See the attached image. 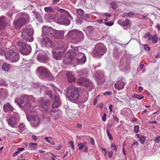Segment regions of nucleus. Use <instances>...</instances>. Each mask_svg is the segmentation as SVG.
Returning <instances> with one entry per match:
<instances>
[{
  "label": "nucleus",
  "instance_id": "nucleus-1",
  "mask_svg": "<svg viewBox=\"0 0 160 160\" xmlns=\"http://www.w3.org/2000/svg\"><path fill=\"white\" fill-rule=\"evenodd\" d=\"M73 54L76 59V62L80 64L84 63L86 61V58L83 52L84 50L80 47H75L74 48Z\"/></svg>",
  "mask_w": 160,
  "mask_h": 160
},
{
  "label": "nucleus",
  "instance_id": "nucleus-2",
  "mask_svg": "<svg viewBox=\"0 0 160 160\" xmlns=\"http://www.w3.org/2000/svg\"><path fill=\"white\" fill-rule=\"evenodd\" d=\"M66 95L68 100L72 102L77 100L80 96L78 88L74 86L67 88Z\"/></svg>",
  "mask_w": 160,
  "mask_h": 160
},
{
  "label": "nucleus",
  "instance_id": "nucleus-3",
  "mask_svg": "<svg viewBox=\"0 0 160 160\" xmlns=\"http://www.w3.org/2000/svg\"><path fill=\"white\" fill-rule=\"evenodd\" d=\"M67 36L69 39L74 40L77 42L82 41L84 38L82 32L78 29H72L70 31Z\"/></svg>",
  "mask_w": 160,
  "mask_h": 160
},
{
  "label": "nucleus",
  "instance_id": "nucleus-4",
  "mask_svg": "<svg viewBox=\"0 0 160 160\" xmlns=\"http://www.w3.org/2000/svg\"><path fill=\"white\" fill-rule=\"evenodd\" d=\"M29 19L28 14L25 13L23 14L22 17L14 21L13 24L16 28H20L25 23H27Z\"/></svg>",
  "mask_w": 160,
  "mask_h": 160
},
{
  "label": "nucleus",
  "instance_id": "nucleus-5",
  "mask_svg": "<svg viewBox=\"0 0 160 160\" xmlns=\"http://www.w3.org/2000/svg\"><path fill=\"white\" fill-rule=\"evenodd\" d=\"M37 71L40 75L44 78L49 80H52L54 78V77L51 73L47 68L40 67L37 69Z\"/></svg>",
  "mask_w": 160,
  "mask_h": 160
},
{
  "label": "nucleus",
  "instance_id": "nucleus-6",
  "mask_svg": "<svg viewBox=\"0 0 160 160\" xmlns=\"http://www.w3.org/2000/svg\"><path fill=\"white\" fill-rule=\"evenodd\" d=\"M77 83L81 86L86 88L88 90H91L94 87L92 82L85 78H80L77 81Z\"/></svg>",
  "mask_w": 160,
  "mask_h": 160
},
{
  "label": "nucleus",
  "instance_id": "nucleus-7",
  "mask_svg": "<svg viewBox=\"0 0 160 160\" xmlns=\"http://www.w3.org/2000/svg\"><path fill=\"white\" fill-rule=\"evenodd\" d=\"M6 58L13 62H16L19 59V54L14 50L12 49L9 50L5 55Z\"/></svg>",
  "mask_w": 160,
  "mask_h": 160
},
{
  "label": "nucleus",
  "instance_id": "nucleus-8",
  "mask_svg": "<svg viewBox=\"0 0 160 160\" xmlns=\"http://www.w3.org/2000/svg\"><path fill=\"white\" fill-rule=\"evenodd\" d=\"M33 30L32 29L28 28L23 30L21 34V36L25 41L28 42H32L33 41L32 34Z\"/></svg>",
  "mask_w": 160,
  "mask_h": 160
},
{
  "label": "nucleus",
  "instance_id": "nucleus-9",
  "mask_svg": "<svg viewBox=\"0 0 160 160\" xmlns=\"http://www.w3.org/2000/svg\"><path fill=\"white\" fill-rule=\"evenodd\" d=\"M106 52V48L102 43H98L95 47L93 51L94 56H98L99 55H103Z\"/></svg>",
  "mask_w": 160,
  "mask_h": 160
},
{
  "label": "nucleus",
  "instance_id": "nucleus-10",
  "mask_svg": "<svg viewBox=\"0 0 160 160\" xmlns=\"http://www.w3.org/2000/svg\"><path fill=\"white\" fill-rule=\"evenodd\" d=\"M15 102L19 107H26L29 103L28 95H25L21 96L19 99L16 100Z\"/></svg>",
  "mask_w": 160,
  "mask_h": 160
},
{
  "label": "nucleus",
  "instance_id": "nucleus-11",
  "mask_svg": "<svg viewBox=\"0 0 160 160\" xmlns=\"http://www.w3.org/2000/svg\"><path fill=\"white\" fill-rule=\"evenodd\" d=\"M50 106V102L49 100L45 98H42L41 100L39 108L42 111L48 110Z\"/></svg>",
  "mask_w": 160,
  "mask_h": 160
},
{
  "label": "nucleus",
  "instance_id": "nucleus-12",
  "mask_svg": "<svg viewBox=\"0 0 160 160\" xmlns=\"http://www.w3.org/2000/svg\"><path fill=\"white\" fill-rule=\"evenodd\" d=\"M27 120L30 122L31 125L33 127L38 126L39 123V119L38 117L36 116H26Z\"/></svg>",
  "mask_w": 160,
  "mask_h": 160
},
{
  "label": "nucleus",
  "instance_id": "nucleus-13",
  "mask_svg": "<svg viewBox=\"0 0 160 160\" xmlns=\"http://www.w3.org/2000/svg\"><path fill=\"white\" fill-rule=\"evenodd\" d=\"M57 22L59 24L65 25H69L70 23V21L67 17L66 15L62 13L61 16L58 18Z\"/></svg>",
  "mask_w": 160,
  "mask_h": 160
},
{
  "label": "nucleus",
  "instance_id": "nucleus-14",
  "mask_svg": "<svg viewBox=\"0 0 160 160\" xmlns=\"http://www.w3.org/2000/svg\"><path fill=\"white\" fill-rule=\"evenodd\" d=\"M43 33L47 35H49L54 33L55 29L51 27L43 26L42 27Z\"/></svg>",
  "mask_w": 160,
  "mask_h": 160
},
{
  "label": "nucleus",
  "instance_id": "nucleus-15",
  "mask_svg": "<svg viewBox=\"0 0 160 160\" xmlns=\"http://www.w3.org/2000/svg\"><path fill=\"white\" fill-rule=\"evenodd\" d=\"M37 59L40 62L44 63H45L49 59L47 55L44 52L38 53L37 56Z\"/></svg>",
  "mask_w": 160,
  "mask_h": 160
},
{
  "label": "nucleus",
  "instance_id": "nucleus-16",
  "mask_svg": "<svg viewBox=\"0 0 160 160\" xmlns=\"http://www.w3.org/2000/svg\"><path fill=\"white\" fill-rule=\"evenodd\" d=\"M125 85V81L121 80L115 84L114 86L115 89L119 91L123 88Z\"/></svg>",
  "mask_w": 160,
  "mask_h": 160
},
{
  "label": "nucleus",
  "instance_id": "nucleus-17",
  "mask_svg": "<svg viewBox=\"0 0 160 160\" xmlns=\"http://www.w3.org/2000/svg\"><path fill=\"white\" fill-rule=\"evenodd\" d=\"M61 104V101L60 100L59 95L58 94H55L54 102L52 107L53 108H56L60 106Z\"/></svg>",
  "mask_w": 160,
  "mask_h": 160
},
{
  "label": "nucleus",
  "instance_id": "nucleus-18",
  "mask_svg": "<svg viewBox=\"0 0 160 160\" xmlns=\"http://www.w3.org/2000/svg\"><path fill=\"white\" fill-rule=\"evenodd\" d=\"M63 54V52L61 51H58L57 50L52 51V56L53 58L56 60H61L62 58V56Z\"/></svg>",
  "mask_w": 160,
  "mask_h": 160
},
{
  "label": "nucleus",
  "instance_id": "nucleus-19",
  "mask_svg": "<svg viewBox=\"0 0 160 160\" xmlns=\"http://www.w3.org/2000/svg\"><path fill=\"white\" fill-rule=\"evenodd\" d=\"M61 111L55 110H52L50 112L51 116L54 119L58 118L61 115Z\"/></svg>",
  "mask_w": 160,
  "mask_h": 160
},
{
  "label": "nucleus",
  "instance_id": "nucleus-20",
  "mask_svg": "<svg viewBox=\"0 0 160 160\" xmlns=\"http://www.w3.org/2000/svg\"><path fill=\"white\" fill-rule=\"evenodd\" d=\"M66 75L68 82L72 83L75 81L76 78L71 72H67Z\"/></svg>",
  "mask_w": 160,
  "mask_h": 160
},
{
  "label": "nucleus",
  "instance_id": "nucleus-21",
  "mask_svg": "<svg viewBox=\"0 0 160 160\" xmlns=\"http://www.w3.org/2000/svg\"><path fill=\"white\" fill-rule=\"evenodd\" d=\"M76 12L82 18L86 19L89 17V14H84V11L81 9H76Z\"/></svg>",
  "mask_w": 160,
  "mask_h": 160
},
{
  "label": "nucleus",
  "instance_id": "nucleus-22",
  "mask_svg": "<svg viewBox=\"0 0 160 160\" xmlns=\"http://www.w3.org/2000/svg\"><path fill=\"white\" fill-rule=\"evenodd\" d=\"M64 32L63 31H58L55 30V32L53 33L54 37L56 39H61L63 38Z\"/></svg>",
  "mask_w": 160,
  "mask_h": 160
},
{
  "label": "nucleus",
  "instance_id": "nucleus-23",
  "mask_svg": "<svg viewBox=\"0 0 160 160\" xmlns=\"http://www.w3.org/2000/svg\"><path fill=\"white\" fill-rule=\"evenodd\" d=\"M41 44L42 47L46 46L50 47L52 45V42L48 38H45L42 40Z\"/></svg>",
  "mask_w": 160,
  "mask_h": 160
},
{
  "label": "nucleus",
  "instance_id": "nucleus-24",
  "mask_svg": "<svg viewBox=\"0 0 160 160\" xmlns=\"http://www.w3.org/2000/svg\"><path fill=\"white\" fill-rule=\"evenodd\" d=\"M31 47L29 45H27L26 46L20 51L21 54L23 55H28L31 51Z\"/></svg>",
  "mask_w": 160,
  "mask_h": 160
},
{
  "label": "nucleus",
  "instance_id": "nucleus-25",
  "mask_svg": "<svg viewBox=\"0 0 160 160\" xmlns=\"http://www.w3.org/2000/svg\"><path fill=\"white\" fill-rule=\"evenodd\" d=\"M94 30V29L92 26H89L87 27L84 30L88 36L92 33Z\"/></svg>",
  "mask_w": 160,
  "mask_h": 160
},
{
  "label": "nucleus",
  "instance_id": "nucleus-26",
  "mask_svg": "<svg viewBox=\"0 0 160 160\" xmlns=\"http://www.w3.org/2000/svg\"><path fill=\"white\" fill-rule=\"evenodd\" d=\"M58 47L57 49H63V50H65V49L67 48L68 47L67 45L62 42H59L57 43Z\"/></svg>",
  "mask_w": 160,
  "mask_h": 160
},
{
  "label": "nucleus",
  "instance_id": "nucleus-27",
  "mask_svg": "<svg viewBox=\"0 0 160 160\" xmlns=\"http://www.w3.org/2000/svg\"><path fill=\"white\" fill-rule=\"evenodd\" d=\"M3 109L4 111L6 112L13 110V107L9 103H7L6 104L4 105Z\"/></svg>",
  "mask_w": 160,
  "mask_h": 160
},
{
  "label": "nucleus",
  "instance_id": "nucleus-28",
  "mask_svg": "<svg viewBox=\"0 0 160 160\" xmlns=\"http://www.w3.org/2000/svg\"><path fill=\"white\" fill-rule=\"evenodd\" d=\"M18 127L19 131L22 133H24L28 131L24 123H22L20 124Z\"/></svg>",
  "mask_w": 160,
  "mask_h": 160
},
{
  "label": "nucleus",
  "instance_id": "nucleus-29",
  "mask_svg": "<svg viewBox=\"0 0 160 160\" xmlns=\"http://www.w3.org/2000/svg\"><path fill=\"white\" fill-rule=\"evenodd\" d=\"M16 118L15 117H11L8 120V123L11 126L15 125L16 124Z\"/></svg>",
  "mask_w": 160,
  "mask_h": 160
},
{
  "label": "nucleus",
  "instance_id": "nucleus-30",
  "mask_svg": "<svg viewBox=\"0 0 160 160\" xmlns=\"http://www.w3.org/2000/svg\"><path fill=\"white\" fill-rule=\"evenodd\" d=\"M148 40L150 41H152L153 43H156L158 41V37L156 34L154 35H151L149 38Z\"/></svg>",
  "mask_w": 160,
  "mask_h": 160
},
{
  "label": "nucleus",
  "instance_id": "nucleus-31",
  "mask_svg": "<svg viewBox=\"0 0 160 160\" xmlns=\"http://www.w3.org/2000/svg\"><path fill=\"white\" fill-rule=\"evenodd\" d=\"M17 45L18 47V48L20 51L27 45L25 42L22 41H19L18 42Z\"/></svg>",
  "mask_w": 160,
  "mask_h": 160
},
{
  "label": "nucleus",
  "instance_id": "nucleus-32",
  "mask_svg": "<svg viewBox=\"0 0 160 160\" xmlns=\"http://www.w3.org/2000/svg\"><path fill=\"white\" fill-rule=\"evenodd\" d=\"M59 11L61 13H62L65 15H66L67 17V16H68L72 20L73 19V18L71 16V15L70 14V13L67 11L62 9H61L60 10H59Z\"/></svg>",
  "mask_w": 160,
  "mask_h": 160
},
{
  "label": "nucleus",
  "instance_id": "nucleus-33",
  "mask_svg": "<svg viewBox=\"0 0 160 160\" xmlns=\"http://www.w3.org/2000/svg\"><path fill=\"white\" fill-rule=\"evenodd\" d=\"M2 68L3 71L8 72L11 68L10 65L6 63H4L2 65Z\"/></svg>",
  "mask_w": 160,
  "mask_h": 160
},
{
  "label": "nucleus",
  "instance_id": "nucleus-34",
  "mask_svg": "<svg viewBox=\"0 0 160 160\" xmlns=\"http://www.w3.org/2000/svg\"><path fill=\"white\" fill-rule=\"evenodd\" d=\"M97 81L99 83H103L104 81V75L103 74H101L97 76L96 78Z\"/></svg>",
  "mask_w": 160,
  "mask_h": 160
},
{
  "label": "nucleus",
  "instance_id": "nucleus-35",
  "mask_svg": "<svg viewBox=\"0 0 160 160\" xmlns=\"http://www.w3.org/2000/svg\"><path fill=\"white\" fill-rule=\"evenodd\" d=\"M137 137L139 138L138 141L141 143L143 144L145 142L146 137L143 136H139L138 134L137 135Z\"/></svg>",
  "mask_w": 160,
  "mask_h": 160
},
{
  "label": "nucleus",
  "instance_id": "nucleus-36",
  "mask_svg": "<svg viewBox=\"0 0 160 160\" xmlns=\"http://www.w3.org/2000/svg\"><path fill=\"white\" fill-rule=\"evenodd\" d=\"M44 9L45 11L47 12H52L53 11V9L50 6L45 7L44 8Z\"/></svg>",
  "mask_w": 160,
  "mask_h": 160
},
{
  "label": "nucleus",
  "instance_id": "nucleus-37",
  "mask_svg": "<svg viewBox=\"0 0 160 160\" xmlns=\"http://www.w3.org/2000/svg\"><path fill=\"white\" fill-rule=\"evenodd\" d=\"M132 97L133 98H137L139 100H141L144 98L143 96L137 94L132 96Z\"/></svg>",
  "mask_w": 160,
  "mask_h": 160
},
{
  "label": "nucleus",
  "instance_id": "nucleus-38",
  "mask_svg": "<svg viewBox=\"0 0 160 160\" xmlns=\"http://www.w3.org/2000/svg\"><path fill=\"white\" fill-rule=\"evenodd\" d=\"M37 144L36 143H30L29 144V145L30 146L31 149H34L37 148Z\"/></svg>",
  "mask_w": 160,
  "mask_h": 160
},
{
  "label": "nucleus",
  "instance_id": "nucleus-39",
  "mask_svg": "<svg viewBox=\"0 0 160 160\" xmlns=\"http://www.w3.org/2000/svg\"><path fill=\"white\" fill-rule=\"evenodd\" d=\"M130 24V20L128 19H126L122 22L123 25L125 26H127Z\"/></svg>",
  "mask_w": 160,
  "mask_h": 160
},
{
  "label": "nucleus",
  "instance_id": "nucleus-40",
  "mask_svg": "<svg viewBox=\"0 0 160 160\" xmlns=\"http://www.w3.org/2000/svg\"><path fill=\"white\" fill-rule=\"evenodd\" d=\"M139 127L138 125H136L134 126V131L136 133H138L139 131Z\"/></svg>",
  "mask_w": 160,
  "mask_h": 160
},
{
  "label": "nucleus",
  "instance_id": "nucleus-41",
  "mask_svg": "<svg viewBox=\"0 0 160 160\" xmlns=\"http://www.w3.org/2000/svg\"><path fill=\"white\" fill-rule=\"evenodd\" d=\"M106 132L107 135H108L109 138L110 140H112L113 139V138L111 134L109 133L108 129H107L106 130Z\"/></svg>",
  "mask_w": 160,
  "mask_h": 160
},
{
  "label": "nucleus",
  "instance_id": "nucleus-42",
  "mask_svg": "<svg viewBox=\"0 0 160 160\" xmlns=\"http://www.w3.org/2000/svg\"><path fill=\"white\" fill-rule=\"evenodd\" d=\"M111 7L113 9H115L117 6V5L116 4V3L114 2H111L110 3Z\"/></svg>",
  "mask_w": 160,
  "mask_h": 160
},
{
  "label": "nucleus",
  "instance_id": "nucleus-43",
  "mask_svg": "<svg viewBox=\"0 0 160 160\" xmlns=\"http://www.w3.org/2000/svg\"><path fill=\"white\" fill-rule=\"evenodd\" d=\"M28 99L29 102L30 100L33 102H35L36 100L35 98L34 97L31 96L29 95H28Z\"/></svg>",
  "mask_w": 160,
  "mask_h": 160
},
{
  "label": "nucleus",
  "instance_id": "nucleus-44",
  "mask_svg": "<svg viewBox=\"0 0 160 160\" xmlns=\"http://www.w3.org/2000/svg\"><path fill=\"white\" fill-rule=\"evenodd\" d=\"M111 148L112 149L114 150L117 151V148L116 146L114 143H112L111 144Z\"/></svg>",
  "mask_w": 160,
  "mask_h": 160
},
{
  "label": "nucleus",
  "instance_id": "nucleus-45",
  "mask_svg": "<svg viewBox=\"0 0 160 160\" xmlns=\"http://www.w3.org/2000/svg\"><path fill=\"white\" fill-rule=\"evenodd\" d=\"M144 49L146 51H150L151 50V48L148 46V44L144 45Z\"/></svg>",
  "mask_w": 160,
  "mask_h": 160
},
{
  "label": "nucleus",
  "instance_id": "nucleus-46",
  "mask_svg": "<svg viewBox=\"0 0 160 160\" xmlns=\"http://www.w3.org/2000/svg\"><path fill=\"white\" fill-rule=\"evenodd\" d=\"M134 13L133 12H130L126 14V15H128L129 17H132L134 16Z\"/></svg>",
  "mask_w": 160,
  "mask_h": 160
},
{
  "label": "nucleus",
  "instance_id": "nucleus-47",
  "mask_svg": "<svg viewBox=\"0 0 160 160\" xmlns=\"http://www.w3.org/2000/svg\"><path fill=\"white\" fill-rule=\"evenodd\" d=\"M104 24L107 26H111L113 25V22H109L104 23Z\"/></svg>",
  "mask_w": 160,
  "mask_h": 160
},
{
  "label": "nucleus",
  "instance_id": "nucleus-48",
  "mask_svg": "<svg viewBox=\"0 0 160 160\" xmlns=\"http://www.w3.org/2000/svg\"><path fill=\"white\" fill-rule=\"evenodd\" d=\"M50 86L51 87L52 89L54 91V92H56L58 90V88L53 84H51Z\"/></svg>",
  "mask_w": 160,
  "mask_h": 160
},
{
  "label": "nucleus",
  "instance_id": "nucleus-49",
  "mask_svg": "<svg viewBox=\"0 0 160 160\" xmlns=\"http://www.w3.org/2000/svg\"><path fill=\"white\" fill-rule=\"evenodd\" d=\"M47 94L49 95L50 98L52 99V92L51 91H48L46 92Z\"/></svg>",
  "mask_w": 160,
  "mask_h": 160
},
{
  "label": "nucleus",
  "instance_id": "nucleus-50",
  "mask_svg": "<svg viewBox=\"0 0 160 160\" xmlns=\"http://www.w3.org/2000/svg\"><path fill=\"white\" fill-rule=\"evenodd\" d=\"M82 20L79 18H78L76 20V23L77 24H81L82 23Z\"/></svg>",
  "mask_w": 160,
  "mask_h": 160
},
{
  "label": "nucleus",
  "instance_id": "nucleus-51",
  "mask_svg": "<svg viewBox=\"0 0 160 160\" xmlns=\"http://www.w3.org/2000/svg\"><path fill=\"white\" fill-rule=\"evenodd\" d=\"M151 34H150V33L149 32H148L146 34H145L144 36L143 37L144 38H148V40L149 39V36H150Z\"/></svg>",
  "mask_w": 160,
  "mask_h": 160
},
{
  "label": "nucleus",
  "instance_id": "nucleus-52",
  "mask_svg": "<svg viewBox=\"0 0 160 160\" xmlns=\"http://www.w3.org/2000/svg\"><path fill=\"white\" fill-rule=\"evenodd\" d=\"M160 140V136H158L155 138L154 141L156 143H158Z\"/></svg>",
  "mask_w": 160,
  "mask_h": 160
},
{
  "label": "nucleus",
  "instance_id": "nucleus-53",
  "mask_svg": "<svg viewBox=\"0 0 160 160\" xmlns=\"http://www.w3.org/2000/svg\"><path fill=\"white\" fill-rule=\"evenodd\" d=\"M78 146H79V149L80 150H82L84 148V145H81V143H80L78 144Z\"/></svg>",
  "mask_w": 160,
  "mask_h": 160
},
{
  "label": "nucleus",
  "instance_id": "nucleus-54",
  "mask_svg": "<svg viewBox=\"0 0 160 160\" xmlns=\"http://www.w3.org/2000/svg\"><path fill=\"white\" fill-rule=\"evenodd\" d=\"M108 154L109 155V157L110 158H111L112 157L113 155V152L112 151H110L108 152Z\"/></svg>",
  "mask_w": 160,
  "mask_h": 160
},
{
  "label": "nucleus",
  "instance_id": "nucleus-55",
  "mask_svg": "<svg viewBox=\"0 0 160 160\" xmlns=\"http://www.w3.org/2000/svg\"><path fill=\"white\" fill-rule=\"evenodd\" d=\"M106 113H104L103 114L102 117V120L104 122L106 121Z\"/></svg>",
  "mask_w": 160,
  "mask_h": 160
},
{
  "label": "nucleus",
  "instance_id": "nucleus-56",
  "mask_svg": "<svg viewBox=\"0 0 160 160\" xmlns=\"http://www.w3.org/2000/svg\"><path fill=\"white\" fill-rule=\"evenodd\" d=\"M112 94V92H110L107 91L104 92L103 93V95L104 96L107 95H110Z\"/></svg>",
  "mask_w": 160,
  "mask_h": 160
},
{
  "label": "nucleus",
  "instance_id": "nucleus-57",
  "mask_svg": "<svg viewBox=\"0 0 160 160\" xmlns=\"http://www.w3.org/2000/svg\"><path fill=\"white\" fill-rule=\"evenodd\" d=\"M90 142L92 145L95 144L94 140L92 138H90Z\"/></svg>",
  "mask_w": 160,
  "mask_h": 160
},
{
  "label": "nucleus",
  "instance_id": "nucleus-58",
  "mask_svg": "<svg viewBox=\"0 0 160 160\" xmlns=\"http://www.w3.org/2000/svg\"><path fill=\"white\" fill-rule=\"evenodd\" d=\"M19 153H20V151H19L18 149H17V151L14 153L13 156L14 157L17 156L18 155V154Z\"/></svg>",
  "mask_w": 160,
  "mask_h": 160
},
{
  "label": "nucleus",
  "instance_id": "nucleus-59",
  "mask_svg": "<svg viewBox=\"0 0 160 160\" xmlns=\"http://www.w3.org/2000/svg\"><path fill=\"white\" fill-rule=\"evenodd\" d=\"M48 138L52 139V138L51 137H46L45 138V139L48 143H50V141L48 139Z\"/></svg>",
  "mask_w": 160,
  "mask_h": 160
},
{
  "label": "nucleus",
  "instance_id": "nucleus-60",
  "mask_svg": "<svg viewBox=\"0 0 160 160\" xmlns=\"http://www.w3.org/2000/svg\"><path fill=\"white\" fill-rule=\"evenodd\" d=\"M52 0V3L53 4H54L57 3L59 2V1H60V0Z\"/></svg>",
  "mask_w": 160,
  "mask_h": 160
},
{
  "label": "nucleus",
  "instance_id": "nucleus-61",
  "mask_svg": "<svg viewBox=\"0 0 160 160\" xmlns=\"http://www.w3.org/2000/svg\"><path fill=\"white\" fill-rule=\"evenodd\" d=\"M32 139L36 141L38 140V138H37V137L35 135H32Z\"/></svg>",
  "mask_w": 160,
  "mask_h": 160
},
{
  "label": "nucleus",
  "instance_id": "nucleus-62",
  "mask_svg": "<svg viewBox=\"0 0 160 160\" xmlns=\"http://www.w3.org/2000/svg\"><path fill=\"white\" fill-rule=\"evenodd\" d=\"M88 150V148L87 146H85L82 150L83 152H87Z\"/></svg>",
  "mask_w": 160,
  "mask_h": 160
},
{
  "label": "nucleus",
  "instance_id": "nucleus-63",
  "mask_svg": "<svg viewBox=\"0 0 160 160\" xmlns=\"http://www.w3.org/2000/svg\"><path fill=\"white\" fill-rule=\"evenodd\" d=\"M113 119L117 122H118L119 120L117 116H114Z\"/></svg>",
  "mask_w": 160,
  "mask_h": 160
},
{
  "label": "nucleus",
  "instance_id": "nucleus-64",
  "mask_svg": "<svg viewBox=\"0 0 160 160\" xmlns=\"http://www.w3.org/2000/svg\"><path fill=\"white\" fill-rule=\"evenodd\" d=\"M112 104H110L109 106V111L110 112H112Z\"/></svg>",
  "mask_w": 160,
  "mask_h": 160
}]
</instances>
